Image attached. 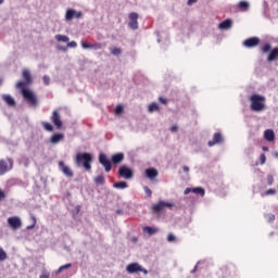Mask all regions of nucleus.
I'll use <instances>...</instances> for the list:
<instances>
[{
  "label": "nucleus",
  "instance_id": "33",
  "mask_svg": "<svg viewBox=\"0 0 278 278\" xmlns=\"http://www.w3.org/2000/svg\"><path fill=\"white\" fill-rule=\"evenodd\" d=\"M270 49H271L270 43H265V45L261 48V51H262V53H269V52H270Z\"/></svg>",
  "mask_w": 278,
  "mask_h": 278
},
{
  "label": "nucleus",
  "instance_id": "13",
  "mask_svg": "<svg viewBox=\"0 0 278 278\" xmlns=\"http://www.w3.org/2000/svg\"><path fill=\"white\" fill-rule=\"evenodd\" d=\"M59 167L63 175H65V177H74L75 174L73 173V169H71L68 165L64 164L63 161L59 162Z\"/></svg>",
  "mask_w": 278,
  "mask_h": 278
},
{
  "label": "nucleus",
  "instance_id": "43",
  "mask_svg": "<svg viewBox=\"0 0 278 278\" xmlns=\"http://www.w3.org/2000/svg\"><path fill=\"white\" fill-rule=\"evenodd\" d=\"M175 240H176V237H175L173 233H169V235L167 236V241H168V242H175Z\"/></svg>",
  "mask_w": 278,
  "mask_h": 278
},
{
  "label": "nucleus",
  "instance_id": "21",
  "mask_svg": "<svg viewBox=\"0 0 278 278\" xmlns=\"http://www.w3.org/2000/svg\"><path fill=\"white\" fill-rule=\"evenodd\" d=\"M2 100L10 105V108H14L16 105V101L10 94H2Z\"/></svg>",
  "mask_w": 278,
  "mask_h": 278
},
{
  "label": "nucleus",
  "instance_id": "17",
  "mask_svg": "<svg viewBox=\"0 0 278 278\" xmlns=\"http://www.w3.org/2000/svg\"><path fill=\"white\" fill-rule=\"evenodd\" d=\"M83 49H93L94 51H99V49H102L101 43H91L88 41H81Z\"/></svg>",
  "mask_w": 278,
  "mask_h": 278
},
{
  "label": "nucleus",
  "instance_id": "48",
  "mask_svg": "<svg viewBox=\"0 0 278 278\" xmlns=\"http://www.w3.org/2000/svg\"><path fill=\"white\" fill-rule=\"evenodd\" d=\"M5 199V192L0 189V201H3Z\"/></svg>",
  "mask_w": 278,
  "mask_h": 278
},
{
  "label": "nucleus",
  "instance_id": "53",
  "mask_svg": "<svg viewBox=\"0 0 278 278\" xmlns=\"http://www.w3.org/2000/svg\"><path fill=\"white\" fill-rule=\"evenodd\" d=\"M182 170H184V173H190V167L184 166V167H182Z\"/></svg>",
  "mask_w": 278,
  "mask_h": 278
},
{
  "label": "nucleus",
  "instance_id": "9",
  "mask_svg": "<svg viewBox=\"0 0 278 278\" xmlns=\"http://www.w3.org/2000/svg\"><path fill=\"white\" fill-rule=\"evenodd\" d=\"M165 207H175V204L174 203H170V202H166V201H163V200H161V201H159V203L157 204H154L153 206H152V210H153V212H156V213H160V212H162Z\"/></svg>",
  "mask_w": 278,
  "mask_h": 278
},
{
  "label": "nucleus",
  "instance_id": "22",
  "mask_svg": "<svg viewBox=\"0 0 278 278\" xmlns=\"http://www.w3.org/2000/svg\"><path fill=\"white\" fill-rule=\"evenodd\" d=\"M157 175H160V173L155 168L146 169V177H148V179H155Z\"/></svg>",
  "mask_w": 278,
  "mask_h": 278
},
{
  "label": "nucleus",
  "instance_id": "15",
  "mask_svg": "<svg viewBox=\"0 0 278 278\" xmlns=\"http://www.w3.org/2000/svg\"><path fill=\"white\" fill-rule=\"evenodd\" d=\"M258 45H260V38L257 37H252L243 41V47H247L248 49L257 47Z\"/></svg>",
  "mask_w": 278,
  "mask_h": 278
},
{
  "label": "nucleus",
  "instance_id": "32",
  "mask_svg": "<svg viewBox=\"0 0 278 278\" xmlns=\"http://www.w3.org/2000/svg\"><path fill=\"white\" fill-rule=\"evenodd\" d=\"M5 260H8V253L3 248H0V262H5Z\"/></svg>",
  "mask_w": 278,
  "mask_h": 278
},
{
  "label": "nucleus",
  "instance_id": "46",
  "mask_svg": "<svg viewBox=\"0 0 278 278\" xmlns=\"http://www.w3.org/2000/svg\"><path fill=\"white\" fill-rule=\"evenodd\" d=\"M266 194H267V195L277 194V190H275V189H268V190L266 191Z\"/></svg>",
  "mask_w": 278,
  "mask_h": 278
},
{
  "label": "nucleus",
  "instance_id": "35",
  "mask_svg": "<svg viewBox=\"0 0 278 278\" xmlns=\"http://www.w3.org/2000/svg\"><path fill=\"white\" fill-rule=\"evenodd\" d=\"M124 110H125V109L123 108V105H122V104H118V105L115 108V114L118 116V115L123 114Z\"/></svg>",
  "mask_w": 278,
  "mask_h": 278
},
{
  "label": "nucleus",
  "instance_id": "7",
  "mask_svg": "<svg viewBox=\"0 0 278 278\" xmlns=\"http://www.w3.org/2000/svg\"><path fill=\"white\" fill-rule=\"evenodd\" d=\"M8 225L11 227V229H13V231H16L23 227V222L21 220V217L12 216L8 218Z\"/></svg>",
  "mask_w": 278,
  "mask_h": 278
},
{
  "label": "nucleus",
  "instance_id": "40",
  "mask_svg": "<svg viewBox=\"0 0 278 278\" xmlns=\"http://www.w3.org/2000/svg\"><path fill=\"white\" fill-rule=\"evenodd\" d=\"M56 49H59V51H63L65 53V51H68V46L64 47L60 43L56 45Z\"/></svg>",
  "mask_w": 278,
  "mask_h": 278
},
{
  "label": "nucleus",
  "instance_id": "56",
  "mask_svg": "<svg viewBox=\"0 0 278 278\" xmlns=\"http://www.w3.org/2000/svg\"><path fill=\"white\" fill-rule=\"evenodd\" d=\"M274 156H275V157H278V152H275V153H274Z\"/></svg>",
  "mask_w": 278,
  "mask_h": 278
},
{
  "label": "nucleus",
  "instance_id": "6",
  "mask_svg": "<svg viewBox=\"0 0 278 278\" xmlns=\"http://www.w3.org/2000/svg\"><path fill=\"white\" fill-rule=\"evenodd\" d=\"M14 166V162L12 159H8V162L5 160H0V177L2 175H5V173L12 170Z\"/></svg>",
  "mask_w": 278,
  "mask_h": 278
},
{
  "label": "nucleus",
  "instance_id": "59",
  "mask_svg": "<svg viewBox=\"0 0 278 278\" xmlns=\"http://www.w3.org/2000/svg\"><path fill=\"white\" fill-rule=\"evenodd\" d=\"M157 42H161V39H157Z\"/></svg>",
  "mask_w": 278,
  "mask_h": 278
},
{
  "label": "nucleus",
  "instance_id": "41",
  "mask_svg": "<svg viewBox=\"0 0 278 278\" xmlns=\"http://www.w3.org/2000/svg\"><path fill=\"white\" fill-rule=\"evenodd\" d=\"M273 181H275V178L273 177V175H267V184H268V186H273Z\"/></svg>",
  "mask_w": 278,
  "mask_h": 278
},
{
  "label": "nucleus",
  "instance_id": "29",
  "mask_svg": "<svg viewBox=\"0 0 278 278\" xmlns=\"http://www.w3.org/2000/svg\"><path fill=\"white\" fill-rule=\"evenodd\" d=\"M193 194H200V197H205V189L201 187L192 188Z\"/></svg>",
  "mask_w": 278,
  "mask_h": 278
},
{
  "label": "nucleus",
  "instance_id": "54",
  "mask_svg": "<svg viewBox=\"0 0 278 278\" xmlns=\"http://www.w3.org/2000/svg\"><path fill=\"white\" fill-rule=\"evenodd\" d=\"M263 151H268V147H263Z\"/></svg>",
  "mask_w": 278,
  "mask_h": 278
},
{
  "label": "nucleus",
  "instance_id": "23",
  "mask_svg": "<svg viewBox=\"0 0 278 278\" xmlns=\"http://www.w3.org/2000/svg\"><path fill=\"white\" fill-rule=\"evenodd\" d=\"M264 138L267 140V142H274L275 141V131L267 129L264 132Z\"/></svg>",
  "mask_w": 278,
  "mask_h": 278
},
{
  "label": "nucleus",
  "instance_id": "19",
  "mask_svg": "<svg viewBox=\"0 0 278 278\" xmlns=\"http://www.w3.org/2000/svg\"><path fill=\"white\" fill-rule=\"evenodd\" d=\"M62 140H64V134H62V132H60V134H54V135L50 138L51 144H60V142H62Z\"/></svg>",
  "mask_w": 278,
  "mask_h": 278
},
{
  "label": "nucleus",
  "instance_id": "25",
  "mask_svg": "<svg viewBox=\"0 0 278 278\" xmlns=\"http://www.w3.org/2000/svg\"><path fill=\"white\" fill-rule=\"evenodd\" d=\"M277 58H278V48H274L269 52V55L267 58V62H275V60H277Z\"/></svg>",
  "mask_w": 278,
  "mask_h": 278
},
{
  "label": "nucleus",
  "instance_id": "8",
  "mask_svg": "<svg viewBox=\"0 0 278 278\" xmlns=\"http://www.w3.org/2000/svg\"><path fill=\"white\" fill-rule=\"evenodd\" d=\"M119 177H123V179H134V169L123 165L118 169Z\"/></svg>",
  "mask_w": 278,
  "mask_h": 278
},
{
  "label": "nucleus",
  "instance_id": "11",
  "mask_svg": "<svg viewBox=\"0 0 278 278\" xmlns=\"http://www.w3.org/2000/svg\"><path fill=\"white\" fill-rule=\"evenodd\" d=\"M99 162L105 168L106 173H110V170H112V162L108 159V155L101 153L99 155Z\"/></svg>",
  "mask_w": 278,
  "mask_h": 278
},
{
  "label": "nucleus",
  "instance_id": "4",
  "mask_svg": "<svg viewBox=\"0 0 278 278\" xmlns=\"http://www.w3.org/2000/svg\"><path fill=\"white\" fill-rule=\"evenodd\" d=\"M79 21V18H84V12L77 11L75 9H67L65 12V21L66 23H71L73 20Z\"/></svg>",
  "mask_w": 278,
  "mask_h": 278
},
{
  "label": "nucleus",
  "instance_id": "20",
  "mask_svg": "<svg viewBox=\"0 0 278 278\" xmlns=\"http://www.w3.org/2000/svg\"><path fill=\"white\" fill-rule=\"evenodd\" d=\"M111 160H112L113 164H121V162H123V160H125V154L123 152L113 154Z\"/></svg>",
  "mask_w": 278,
  "mask_h": 278
},
{
  "label": "nucleus",
  "instance_id": "26",
  "mask_svg": "<svg viewBox=\"0 0 278 278\" xmlns=\"http://www.w3.org/2000/svg\"><path fill=\"white\" fill-rule=\"evenodd\" d=\"M113 188L116 190H126V188H129V185L126 181H118L113 185Z\"/></svg>",
  "mask_w": 278,
  "mask_h": 278
},
{
  "label": "nucleus",
  "instance_id": "36",
  "mask_svg": "<svg viewBox=\"0 0 278 278\" xmlns=\"http://www.w3.org/2000/svg\"><path fill=\"white\" fill-rule=\"evenodd\" d=\"M265 218L267 223H274L275 222V215L273 213L266 214Z\"/></svg>",
  "mask_w": 278,
  "mask_h": 278
},
{
  "label": "nucleus",
  "instance_id": "42",
  "mask_svg": "<svg viewBox=\"0 0 278 278\" xmlns=\"http://www.w3.org/2000/svg\"><path fill=\"white\" fill-rule=\"evenodd\" d=\"M143 190L148 197H152L153 192L151 191V189L149 187H143Z\"/></svg>",
  "mask_w": 278,
  "mask_h": 278
},
{
  "label": "nucleus",
  "instance_id": "16",
  "mask_svg": "<svg viewBox=\"0 0 278 278\" xmlns=\"http://www.w3.org/2000/svg\"><path fill=\"white\" fill-rule=\"evenodd\" d=\"M223 142V135L220 132H215L213 136V140L207 142L208 147H214L215 144H220Z\"/></svg>",
  "mask_w": 278,
  "mask_h": 278
},
{
  "label": "nucleus",
  "instance_id": "57",
  "mask_svg": "<svg viewBox=\"0 0 278 278\" xmlns=\"http://www.w3.org/2000/svg\"><path fill=\"white\" fill-rule=\"evenodd\" d=\"M1 84H3V79L0 78V86H1Z\"/></svg>",
  "mask_w": 278,
  "mask_h": 278
},
{
  "label": "nucleus",
  "instance_id": "30",
  "mask_svg": "<svg viewBox=\"0 0 278 278\" xmlns=\"http://www.w3.org/2000/svg\"><path fill=\"white\" fill-rule=\"evenodd\" d=\"M110 51L112 55H115L116 58H118V55H122L123 53V50H121V48H110Z\"/></svg>",
  "mask_w": 278,
  "mask_h": 278
},
{
  "label": "nucleus",
  "instance_id": "37",
  "mask_svg": "<svg viewBox=\"0 0 278 278\" xmlns=\"http://www.w3.org/2000/svg\"><path fill=\"white\" fill-rule=\"evenodd\" d=\"M58 42H67L68 43V37L66 36H58L56 37Z\"/></svg>",
  "mask_w": 278,
  "mask_h": 278
},
{
  "label": "nucleus",
  "instance_id": "12",
  "mask_svg": "<svg viewBox=\"0 0 278 278\" xmlns=\"http://www.w3.org/2000/svg\"><path fill=\"white\" fill-rule=\"evenodd\" d=\"M50 121L53 123L56 129H62V125H63L62 117H60V113L58 111L52 112Z\"/></svg>",
  "mask_w": 278,
  "mask_h": 278
},
{
  "label": "nucleus",
  "instance_id": "28",
  "mask_svg": "<svg viewBox=\"0 0 278 278\" xmlns=\"http://www.w3.org/2000/svg\"><path fill=\"white\" fill-rule=\"evenodd\" d=\"M94 184L97 186H104L105 185V176H103V174H100L99 176H97L94 178Z\"/></svg>",
  "mask_w": 278,
  "mask_h": 278
},
{
  "label": "nucleus",
  "instance_id": "45",
  "mask_svg": "<svg viewBox=\"0 0 278 278\" xmlns=\"http://www.w3.org/2000/svg\"><path fill=\"white\" fill-rule=\"evenodd\" d=\"M67 47H70L71 49H75V47H77V42L75 41L67 42Z\"/></svg>",
  "mask_w": 278,
  "mask_h": 278
},
{
  "label": "nucleus",
  "instance_id": "10",
  "mask_svg": "<svg viewBox=\"0 0 278 278\" xmlns=\"http://www.w3.org/2000/svg\"><path fill=\"white\" fill-rule=\"evenodd\" d=\"M138 13L131 12L128 15V27L129 29H138Z\"/></svg>",
  "mask_w": 278,
  "mask_h": 278
},
{
  "label": "nucleus",
  "instance_id": "55",
  "mask_svg": "<svg viewBox=\"0 0 278 278\" xmlns=\"http://www.w3.org/2000/svg\"><path fill=\"white\" fill-rule=\"evenodd\" d=\"M191 273H197V266L191 270Z\"/></svg>",
  "mask_w": 278,
  "mask_h": 278
},
{
  "label": "nucleus",
  "instance_id": "3",
  "mask_svg": "<svg viewBox=\"0 0 278 278\" xmlns=\"http://www.w3.org/2000/svg\"><path fill=\"white\" fill-rule=\"evenodd\" d=\"M251 111L252 112H264L266 110V97L254 93L250 97Z\"/></svg>",
  "mask_w": 278,
  "mask_h": 278
},
{
  "label": "nucleus",
  "instance_id": "58",
  "mask_svg": "<svg viewBox=\"0 0 278 278\" xmlns=\"http://www.w3.org/2000/svg\"><path fill=\"white\" fill-rule=\"evenodd\" d=\"M4 0H0V5L3 3Z\"/></svg>",
  "mask_w": 278,
  "mask_h": 278
},
{
  "label": "nucleus",
  "instance_id": "49",
  "mask_svg": "<svg viewBox=\"0 0 278 278\" xmlns=\"http://www.w3.org/2000/svg\"><path fill=\"white\" fill-rule=\"evenodd\" d=\"M178 129H179V127L176 126V125H174V126L170 127V131H172L173 134H175V131H178Z\"/></svg>",
  "mask_w": 278,
  "mask_h": 278
},
{
  "label": "nucleus",
  "instance_id": "27",
  "mask_svg": "<svg viewBox=\"0 0 278 278\" xmlns=\"http://www.w3.org/2000/svg\"><path fill=\"white\" fill-rule=\"evenodd\" d=\"M148 112H150V114H153V112H160V104L155 102L150 103L148 106Z\"/></svg>",
  "mask_w": 278,
  "mask_h": 278
},
{
  "label": "nucleus",
  "instance_id": "2",
  "mask_svg": "<svg viewBox=\"0 0 278 278\" xmlns=\"http://www.w3.org/2000/svg\"><path fill=\"white\" fill-rule=\"evenodd\" d=\"M93 161L94 156L91 153L83 152L76 154L75 164L76 166H84L85 170H91Z\"/></svg>",
  "mask_w": 278,
  "mask_h": 278
},
{
  "label": "nucleus",
  "instance_id": "50",
  "mask_svg": "<svg viewBox=\"0 0 278 278\" xmlns=\"http://www.w3.org/2000/svg\"><path fill=\"white\" fill-rule=\"evenodd\" d=\"M199 0H188L187 5H194Z\"/></svg>",
  "mask_w": 278,
  "mask_h": 278
},
{
  "label": "nucleus",
  "instance_id": "31",
  "mask_svg": "<svg viewBox=\"0 0 278 278\" xmlns=\"http://www.w3.org/2000/svg\"><path fill=\"white\" fill-rule=\"evenodd\" d=\"M73 266V264L67 263L65 265H62L58 270H56V275H60V273H62L63 270H68V268H71Z\"/></svg>",
  "mask_w": 278,
  "mask_h": 278
},
{
  "label": "nucleus",
  "instance_id": "44",
  "mask_svg": "<svg viewBox=\"0 0 278 278\" xmlns=\"http://www.w3.org/2000/svg\"><path fill=\"white\" fill-rule=\"evenodd\" d=\"M39 278H49V271L43 269Z\"/></svg>",
  "mask_w": 278,
  "mask_h": 278
},
{
  "label": "nucleus",
  "instance_id": "39",
  "mask_svg": "<svg viewBox=\"0 0 278 278\" xmlns=\"http://www.w3.org/2000/svg\"><path fill=\"white\" fill-rule=\"evenodd\" d=\"M42 79L45 86H49V84H51V77H49L48 75H45Z\"/></svg>",
  "mask_w": 278,
  "mask_h": 278
},
{
  "label": "nucleus",
  "instance_id": "38",
  "mask_svg": "<svg viewBox=\"0 0 278 278\" xmlns=\"http://www.w3.org/2000/svg\"><path fill=\"white\" fill-rule=\"evenodd\" d=\"M31 220H33V224L26 227L27 230H31L34 229V227H36V217L34 215H31Z\"/></svg>",
  "mask_w": 278,
  "mask_h": 278
},
{
  "label": "nucleus",
  "instance_id": "1",
  "mask_svg": "<svg viewBox=\"0 0 278 278\" xmlns=\"http://www.w3.org/2000/svg\"><path fill=\"white\" fill-rule=\"evenodd\" d=\"M23 78L25 79V81H18L16 84V88L22 90V94L24 99L28 102L30 108H36V105H38V98L31 90L25 88L27 84H31V72H29V70H24Z\"/></svg>",
  "mask_w": 278,
  "mask_h": 278
},
{
  "label": "nucleus",
  "instance_id": "18",
  "mask_svg": "<svg viewBox=\"0 0 278 278\" xmlns=\"http://www.w3.org/2000/svg\"><path fill=\"white\" fill-rule=\"evenodd\" d=\"M142 231H143V233H147L148 236H155V233L160 232V228L146 226L142 228Z\"/></svg>",
  "mask_w": 278,
  "mask_h": 278
},
{
  "label": "nucleus",
  "instance_id": "47",
  "mask_svg": "<svg viewBox=\"0 0 278 278\" xmlns=\"http://www.w3.org/2000/svg\"><path fill=\"white\" fill-rule=\"evenodd\" d=\"M261 164H266V154H261Z\"/></svg>",
  "mask_w": 278,
  "mask_h": 278
},
{
  "label": "nucleus",
  "instance_id": "52",
  "mask_svg": "<svg viewBox=\"0 0 278 278\" xmlns=\"http://www.w3.org/2000/svg\"><path fill=\"white\" fill-rule=\"evenodd\" d=\"M190 192H192V188H187L184 191V194H190Z\"/></svg>",
  "mask_w": 278,
  "mask_h": 278
},
{
  "label": "nucleus",
  "instance_id": "5",
  "mask_svg": "<svg viewBox=\"0 0 278 278\" xmlns=\"http://www.w3.org/2000/svg\"><path fill=\"white\" fill-rule=\"evenodd\" d=\"M126 270L130 275H134V273H143V275H149V270L142 267L139 263L128 264Z\"/></svg>",
  "mask_w": 278,
  "mask_h": 278
},
{
  "label": "nucleus",
  "instance_id": "34",
  "mask_svg": "<svg viewBox=\"0 0 278 278\" xmlns=\"http://www.w3.org/2000/svg\"><path fill=\"white\" fill-rule=\"evenodd\" d=\"M42 127L46 131H53V125L49 124V122H42Z\"/></svg>",
  "mask_w": 278,
  "mask_h": 278
},
{
  "label": "nucleus",
  "instance_id": "14",
  "mask_svg": "<svg viewBox=\"0 0 278 278\" xmlns=\"http://www.w3.org/2000/svg\"><path fill=\"white\" fill-rule=\"evenodd\" d=\"M231 27H233V21L229 18L218 24V29H220V31H227L231 29Z\"/></svg>",
  "mask_w": 278,
  "mask_h": 278
},
{
  "label": "nucleus",
  "instance_id": "24",
  "mask_svg": "<svg viewBox=\"0 0 278 278\" xmlns=\"http://www.w3.org/2000/svg\"><path fill=\"white\" fill-rule=\"evenodd\" d=\"M237 8H239L241 12H248L249 8H251V4L247 1H240L237 4Z\"/></svg>",
  "mask_w": 278,
  "mask_h": 278
},
{
  "label": "nucleus",
  "instance_id": "51",
  "mask_svg": "<svg viewBox=\"0 0 278 278\" xmlns=\"http://www.w3.org/2000/svg\"><path fill=\"white\" fill-rule=\"evenodd\" d=\"M159 100L166 105V103H168V101L166 99H164L163 97H160Z\"/></svg>",
  "mask_w": 278,
  "mask_h": 278
}]
</instances>
